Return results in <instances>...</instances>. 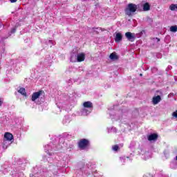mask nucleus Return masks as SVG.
<instances>
[{
	"label": "nucleus",
	"instance_id": "nucleus-1",
	"mask_svg": "<svg viewBox=\"0 0 177 177\" xmlns=\"http://www.w3.org/2000/svg\"><path fill=\"white\" fill-rule=\"evenodd\" d=\"M83 106L84 108L81 111L82 114L83 115H88V114H91L92 107H93V104L91 102V101L84 102Z\"/></svg>",
	"mask_w": 177,
	"mask_h": 177
},
{
	"label": "nucleus",
	"instance_id": "nucleus-2",
	"mask_svg": "<svg viewBox=\"0 0 177 177\" xmlns=\"http://www.w3.org/2000/svg\"><path fill=\"white\" fill-rule=\"evenodd\" d=\"M138 9V6L133 3H129L124 10L127 16H132Z\"/></svg>",
	"mask_w": 177,
	"mask_h": 177
},
{
	"label": "nucleus",
	"instance_id": "nucleus-3",
	"mask_svg": "<svg viewBox=\"0 0 177 177\" xmlns=\"http://www.w3.org/2000/svg\"><path fill=\"white\" fill-rule=\"evenodd\" d=\"M88 145H89V141L86 139H82L79 142V147L82 150H84V149H85Z\"/></svg>",
	"mask_w": 177,
	"mask_h": 177
},
{
	"label": "nucleus",
	"instance_id": "nucleus-4",
	"mask_svg": "<svg viewBox=\"0 0 177 177\" xmlns=\"http://www.w3.org/2000/svg\"><path fill=\"white\" fill-rule=\"evenodd\" d=\"M125 37L130 42H133L136 36H135V33H132L131 32H127L125 33Z\"/></svg>",
	"mask_w": 177,
	"mask_h": 177
},
{
	"label": "nucleus",
	"instance_id": "nucleus-5",
	"mask_svg": "<svg viewBox=\"0 0 177 177\" xmlns=\"http://www.w3.org/2000/svg\"><path fill=\"white\" fill-rule=\"evenodd\" d=\"M85 60V53H77V62L81 63V62H84Z\"/></svg>",
	"mask_w": 177,
	"mask_h": 177
},
{
	"label": "nucleus",
	"instance_id": "nucleus-6",
	"mask_svg": "<svg viewBox=\"0 0 177 177\" xmlns=\"http://www.w3.org/2000/svg\"><path fill=\"white\" fill-rule=\"evenodd\" d=\"M42 91L35 92L32 95V101L35 102L41 96Z\"/></svg>",
	"mask_w": 177,
	"mask_h": 177
},
{
	"label": "nucleus",
	"instance_id": "nucleus-7",
	"mask_svg": "<svg viewBox=\"0 0 177 177\" xmlns=\"http://www.w3.org/2000/svg\"><path fill=\"white\" fill-rule=\"evenodd\" d=\"M158 135L156 133H152L147 136V139L148 140H149V142H152L153 140L154 141L156 139H158Z\"/></svg>",
	"mask_w": 177,
	"mask_h": 177
},
{
	"label": "nucleus",
	"instance_id": "nucleus-8",
	"mask_svg": "<svg viewBox=\"0 0 177 177\" xmlns=\"http://www.w3.org/2000/svg\"><path fill=\"white\" fill-rule=\"evenodd\" d=\"M160 102H161V96L160 95L155 96L152 99V102L153 104H158Z\"/></svg>",
	"mask_w": 177,
	"mask_h": 177
},
{
	"label": "nucleus",
	"instance_id": "nucleus-9",
	"mask_svg": "<svg viewBox=\"0 0 177 177\" xmlns=\"http://www.w3.org/2000/svg\"><path fill=\"white\" fill-rule=\"evenodd\" d=\"M4 138L5 139H6V140L10 142V140H13V135H12V133H6L4 135Z\"/></svg>",
	"mask_w": 177,
	"mask_h": 177
},
{
	"label": "nucleus",
	"instance_id": "nucleus-10",
	"mask_svg": "<svg viewBox=\"0 0 177 177\" xmlns=\"http://www.w3.org/2000/svg\"><path fill=\"white\" fill-rule=\"evenodd\" d=\"M122 40V35L121 33L118 32L116 33V36L115 37V42H120Z\"/></svg>",
	"mask_w": 177,
	"mask_h": 177
},
{
	"label": "nucleus",
	"instance_id": "nucleus-11",
	"mask_svg": "<svg viewBox=\"0 0 177 177\" xmlns=\"http://www.w3.org/2000/svg\"><path fill=\"white\" fill-rule=\"evenodd\" d=\"M77 54L73 53L71 56V62H72V63H77Z\"/></svg>",
	"mask_w": 177,
	"mask_h": 177
},
{
	"label": "nucleus",
	"instance_id": "nucleus-12",
	"mask_svg": "<svg viewBox=\"0 0 177 177\" xmlns=\"http://www.w3.org/2000/svg\"><path fill=\"white\" fill-rule=\"evenodd\" d=\"M169 9L171 10L172 12H176L177 11V4H171L169 6Z\"/></svg>",
	"mask_w": 177,
	"mask_h": 177
},
{
	"label": "nucleus",
	"instance_id": "nucleus-13",
	"mask_svg": "<svg viewBox=\"0 0 177 177\" xmlns=\"http://www.w3.org/2000/svg\"><path fill=\"white\" fill-rule=\"evenodd\" d=\"M109 57H110L111 60H118V55H116L115 53H113L110 55Z\"/></svg>",
	"mask_w": 177,
	"mask_h": 177
},
{
	"label": "nucleus",
	"instance_id": "nucleus-14",
	"mask_svg": "<svg viewBox=\"0 0 177 177\" xmlns=\"http://www.w3.org/2000/svg\"><path fill=\"white\" fill-rule=\"evenodd\" d=\"M19 93H21L23 96H27V93L26 92V88H21L18 91Z\"/></svg>",
	"mask_w": 177,
	"mask_h": 177
},
{
	"label": "nucleus",
	"instance_id": "nucleus-15",
	"mask_svg": "<svg viewBox=\"0 0 177 177\" xmlns=\"http://www.w3.org/2000/svg\"><path fill=\"white\" fill-rule=\"evenodd\" d=\"M143 9L145 12L150 10V4H149V3H145L143 6Z\"/></svg>",
	"mask_w": 177,
	"mask_h": 177
},
{
	"label": "nucleus",
	"instance_id": "nucleus-16",
	"mask_svg": "<svg viewBox=\"0 0 177 177\" xmlns=\"http://www.w3.org/2000/svg\"><path fill=\"white\" fill-rule=\"evenodd\" d=\"M170 31L171 32H176V31H177V26H173L170 27Z\"/></svg>",
	"mask_w": 177,
	"mask_h": 177
},
{
	"label": "nucleus",
	"instance_id": "nucleus-17",
	"mask_svg": "<svg viewBox=\"0 0 177 177\" xmlns=\"http://www.w3.org/2000/svg\"><path fill=\"white\" fill-rule=\"evenodd\" d=\"M113 150L114 151H117V150H118V145H115L113 147Z\"/></svg>",
	"mask_w": 177,
	"mask_h": 177
},
{
	"label": "nucleus",
	"instance_id": "nucleus-18",
	"mask_svg": "<svg viewBox=\"0 0 177 177\" xmlns=\"http://www.w3.org/2000/svg\"><path fill=\"white\" fill-rule=\"evenodd\" d=\"M11 32H12V34L15 33V32H16V28H12V29L11 30Z\"/></svg>",
	"mask_w": 177,
	"mask_h": 177
},
{
	"label": "nucleus",
	"instance_id": "nucleus-19",
	"mask_svg": "<svg viewBox=\"0 0 177 177\" xmlns=\"http://www.w3.org/2000/svg\"><path fill=\"white\" fill-rule=\"evenodd\" d=\"M3 104V100L2 99H0V107Z\"/></svg>",
	"mask_w": 177,
	"mask_h": 177
},
{
	"label": "nucleus",
	"instance_id": "nucleus-20",
	"mask_svg": "<svg viewBox=\"0 0 177 177\" xmlns=\"http://www.w3.org/2000/svg\"><path fill=\"white\" fill-rule=\"evenodd\" d=\"M11 3H15V2H17V0H10Z\"/></svg>",
	"mask_w": 177,
	"mask_h": 177
},
{
	"label": "nucleus",
	"instance_id": "nucleus-21",
	"mask_svg": "<svg viewBox=\"0 0 177 177\" xmlns=\"http://www.w3.org/2000/svg\"><path fill=\"white\" fill-rule=\"evenodd\" d=\"M46 147H49V145H47V146L45 147V150H46V151L49 152V149H46Z\"/></svg>",
	"mask_w": 177,
	"mask_h": 177
},
{
	"label": "nucleus",
	"instance_id": "nucleus-22",
	"mask_svg": "<svg viewBox=\"0 0 177 177\" xmlns=\"http://www.w3.org/2000/svg\"><path fill=\"white\" fill-rule=\"evenodd\" d=\"M3 149H8V146H6L5 144H3Z\"/></svg>",
	"mask_w": 177,
	"mask_h": 177
},
{
	"label": "nucleus",
	"instance_id": "nucleus-23",
	"mask_svg": "<svg viewBox=\"0 0 177 177\" xmlns=\"http://www.w3.org/2000/svg\"><path fill=\"white\" fill-rule=\"evenodd\" d=\"M155 39H156L157 42H160V39L156 37Z\"/></svg>",
	"mask_w": 177,
	"mask_h": 177
},
{
	"label": "nucleus",
	"instance_id": "nucleus-24",
	"mask_svg": "<svg viewBox=\"0 0 177 177\" xmlns=\"http://www.w3.org/2000/svg\"><path fill=\"white\" fill-rule=\"evenodd\" d=\"M140 77H142V76H143V74L140 73Z\"/></svg>",
	"mask_w": 177,
	"mask_h": 177
},
{
	"label": "nucleus",
	"instance_id": "nucleus-25",
	"mask_svg": "<svg viewBox=\"0 0 177 177\" xmlns=\"http://www.w3.org/2000/svg\"><path fill=\"white\" fill-rule=\"evenodd\" d=\"M0 28H2V25L1 24H0Z\"/></svg>",
	"mask_w": 177,
	"mask_h": 177
},
{
	"label": "nucleus",
	"instance_id": "nucleus-26",
	"mask_svg": "<svg viewBox=\"0 0 177 177\" xmlns=\"http://www.w3.org/2000/svg\"><path fill=\"white\" fill-rule=\"evenodd\" d=\"M48 154H49V156H52V153H49Z\"/></svg>",
	"mask_w": 177,
	"mask_h": 177
},
{
	"label": "nucleus",
	"instance_id": "nucleus-27",
	"mask_svg": "<svg viewBox=\"0 0 177 177\" xmlns=\"http://www.w3.org/2000/svg\"><path fill=\"white\" fill-rule=\"evenodd\" d=\"M6 143V142L4 141V144Z\"/></svg>",
	"mask_w": 177,
	"mask_h": 177
}]
</instances>
